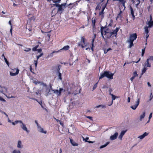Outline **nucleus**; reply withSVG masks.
<instances>
[{
  "mask_svg": "<svg viewBox=\"0 0 153 153\" xmlns=\"http://www.w3.org/2000/svg\"><path fill=\"white\" fill-rule=\"evenodd\" d=\"M130 97H128L127 99V101L128 102H130Z\"/></svg>",
  "mask_w": 153,
  "mask_h": 153,
  "instance_id": "obj_63",
  "label": "nucleus"
},
{
  "mask_svg": "<svg viewBox=\"0 0 153 153\" xmlns=\"http://www.w3.org/2000/svg\"><path fill=\"white\" fill-rule=\"evenodd\" d=\"M32 26L31 24H27V27H26V29L28 30L30 32L29 34L31 35L32 33Z\"/></svg>",
  "mask_w": 153,
  "mask_h": 153,
  "instance_id": "obj_10",
  "label": "nucleus"
},
{
  "mask_svg": "<svg viewBox=\"0 0 153 153\" xmlns=\"http://www.w3.org/2000/svg\"><path fill=\"white\" fill-rule=\"evenodd\" d=\"M69 48H70V47L69 46L66 45V46L63 47V48L62 49H61L60 50H59V51L60 50H65V51H67V50H68L69 49Z\"/></svg>",
  "mask_w": 153,
  "mask_h": 153,
  "instance_id": "obj_26",
  "label": "nucleus"
},
{
  "mask_svg": "<svg viewBox=\"0 0 153 153\" xmlns=\"http://www.w3.org/2000/svg\"><path fill=\"white\" fill-rule=\"evenodd\" d=\"M145 112L144 111L143 112V114L140 115V119L141 120L145 116Z\"/></svg>",
  "mask_w": 153,
  "mask_h": 153,
  "instance_id": "obj_35",
  "label": "nucleus"
},
{
  "mask_svg": "<svg viewBox=\"0 0 153 153\" xmlns=\"http://www.w3.org/2000/svg\"><path fill=\"white\" fill-rule=\"evenodd\" d=\"M147 24L149 25L148 26H147L149 27H151L153 26V21H149L148 22Z\"/></svg>",
  "mask_w": 153,
  "mask_h": 153,
  "instance_id": "obj_22",
  "label": "nucleus"
},
{
  "mask_svg": "<svg viewBox=\"0 0 153 153\" xmlns=\"http://www.w3.org/2000/svg\"><path fill=\"white\" fill-rule=\"evenodd\" d=\"M79 1H77L73 3H70L68 5L70 6L71 5H72L73 6L71 8H73L74 7H76V6H77Z\"/></svg>",
  "mask_w": 153,
  "mask_h": 153,
  "instance_id": "obj_19",
  "label": "nucleus"
},
{
  "mask_svg": "<svg viewBox=\"0 0 153 153\" xmlns=\"http://www.w3.org/2000/svg\"><path fill=\"white\" fill-rule=\"evenodd\" d=\"M36 18L35 16H33L32 17H31V18H29V20L31 21L32 20H33L34 21L35 20Z\"/></svg>",
  "mask_w": 153,
  "mask_h": 153,
  "instance_id": "obj_39",
  "label": "nucleus"
},
{
  "mask_svg": "<svg viewBox=\"0 0 153 153\" xmlns=\"http://www.w3.org/2000/svg\"><path fill=\"white\" fill-rule=\"evenodd\" d=\"M59 4L57 3H55L53 4V5L56 6V7H58Z\"/></svg>",
  "mask_w": 153,
  "mask_h": 153,
  "instance_id": "obj_58",
  "label": "nucleus"
},
{
  "mask_svg": "<svg viewBox=\"0 0 153 153\" xmlns=\"http://www.w3.org/2000/svg\"><path fill=\"white\" fill-rule=\"evenodd\" d=\"M114 74L111 73L110 71H105L103 73H101L99 77V79H101L106 77L110 79H113V76Z\"/></svg>",
  "mask_w": 153,
  "mask_h": 153,
  "instance_id": "obj_1",
  "label": "nucleus"
},
{
  "mask_svg": "<svg viewBox=\"0 0 153 153\" xmlns=\"http://www.w3.org/2000/svg\"><path fill=\"white\" fill-rule=\"evenodd\" d=\"M144 29H145V32H144V35L145 34L146 35H149V30H148V27H147V26H145L144 27Z\"/></svg>",
  "mask_w": 153,
  "mask_h": 153,
  "instance_id": "obj_17",
  "label": "nucleus"
},
{
  "mask_svg": "<svg viewBox=\"0 0 153 153\" xmlns=\"http://www.w3.org/2000/svg\"><path fill=\"white\" fill-rule=\"evenodd\" d=\"M126 130H125L121 132V133L120 134V135L119 136V138L121 140H122L123 136L124 135V134L126 133Z\"/></svg>",
  "mask_w": 153,
  "mask_h": 153,
  "instance_id": "obj_16",
  "label": "nucleus"
},
{
  "mask_svg": "<svg viewBox=\"0 0 153 153\" xmlns=\"http://www.w3.org/2000/svg\"><path fill=\"white\" fill-rule=\"evenodd\" d=\"M31 99L36 101L37 102H38L41 105V106L42 107H43L42 106V101H38V100L36 99H35L34 98H31Z\"/></svg>",
  "mask_w": 153,
  "mask_h": 153,
  "instance_id": "obj_29",
  "label": "nucleus"
},
{
  "mask_svg": "<svg viewBox=\"0 0 153 153\" xmlns=\"http://www.w3.org/2000/svg\"><path fill=\"white\" fill-rule=\"evenodd\" d=\"M70 140L71 143L73 146H77L78 145V144L76 143L73 140L70 139Z\"/></svg>",
  "mask_w": 153,
  "mask_h": 153,
  "instance_id": "obj_23",
  "label": "nucleus"
},
{
  "mask_svg": "<svg viewBox=\"0 0 153 153\" xmlns=\"http://www.w3.org/2000/svg\"><path fill=\"white\" fill-rule=\"evenodd\" d=\"M133 76H134V77L138 76V74H137V72L136 71L133 72Z\"/></svg>",
  "mask_w": 153,
  "mask_h": 153,
  "instance_id": "obj_38",
  "label": "nucleus"
},
{
  "mask_svg": "<svg viewBox=\"0 0 153 153\" xmlns=\"http://www.w3.org/2000/svg\"><path fill=\"white\" fill-rule=\"evenodd\" d=\"M38 131L42 133H43L46 134L47 133V131H44L43 128H42L40 126L37 127Z\"/></svg>",
  "mask_w": 153,
  "mask_h": 153,
  "instance_id": "obj_12",
  "label": "nucleus"
},
{
  "mask_svg": "<svg viewBox=\"0 0 153 153\" xmlns=\"http://www.w3.org/2000/svg\"><path fill=\"white\" fill-rule=\"evenodd\" d=\"M23 146L22 145V142L21 141L19 140L18 143L17 147L21 148H22Z\"/></svg>",
  "mask_w": 153,
  "mask_h": 153,
  "instance_id": "obj_25",
  "label": "nucleus"
},
{
  "mask_svg": "<svg viewBox=\"0 0 153 153\" xmlns=\"http://www.w3.org/2000/svg\"><path fill=\"white\" fill-rule=\"evenodd\" d=\"M140 102V98H138L137 99V101L136 102V104L135 105L132 106L130 107L132 109L135 110L139 104Z\"/></svg>",
  "mask_w": 153,
  "mask_h": 153,
  "instance_id": "obj_9",
  "label": "nucleus"
},
{
  "mask_svg": "<svg viewBox=\"0 0 153 153\" xmlns=\"http://www.w3.org/2000/svg\"><path fill=\"white\" fill-rule=\"evenodd\" d=\"M51 89L54 92V93L56 94L58 96H60L62 91L65 92V89H63L62 88H60L59 91L58 90H53L51 86Z\"/></svg>",
  "mask_w": 153,
  "mask_h": 153,
  "instance_id": "obj_6",
  "label": "nucleus"
},
{
  "mask_svg": "<svg viewBox=\"0 0 153 153\" xmlns=\"http://www.w3.org/2000/svg\"><path fill=\"white\" fill-rule=\"evenodd\" d=\"M85 36H83L81 37L80 42L78 43V45L79 46H81L82 48H84V47L83 46L82 43H83V44H85Z\"/></svg>",
  "mask_w": 153,
  "mask_h": 153,
  "instance_id": "obj_8",
  "label": "nucleus"
},
{
  "mask_svg": "<svg viewBox=\"0 0 153 153\" xmlns=\"http://www.w3.org/2000/svg\"><path fill=\"white\" fill-rule=\"evenodd\" d=\"M96 35L95 34H94V36L92 37V39L91 43H94V40L96 38Z\"/></svg>",
  "mask_w": 153,
  "mask_h": 153,
  "instance_id": "obj_34",
  "label": "nucleus"
},
{
  "mask_svg": "<svg viewBox=\"0 0 153 153\" xmlns=\"http://www.w3.org/2000/svg\"><path fill=\"white\" fill-rule=\"evenodd\" d=\"M153 97V94H152V93H151L150 94V99L149 100V101H150L152 100Z\"/></svg>",
  "mask_w": 153,
  "mask_h": 153,
  "instance_id": "obj_48",
  "label": "nucleus"
},
{
  "mask_svg": "<svg viewBox=\"0 0 153 153\" xmlns=\"http://www.w3.org/2000/svg\"><path fill=\"white\" fill-rule=\"evenodd\" d=\"M110 94L111 96H112V101H111V103L110 104H109V105H108V106H111V105L112 104H113V100H114L115 99H116V97L113 94H111V93H110Z\"/></svg>",
  "mask_w": 153,
  "mask_h": 153,
  "instance_id": "obj_20",
  "label": "nucleus"
},
{
  "mask_svg": "<svg viewBox=\"0 0 153 153\" xmlns=\"http://www.w3.org/2000/svg\"><path fill=\"white\" fill-rule=\"evenodd\" d=\"M4 59L5 61V62L7 64V65L8 66H9V62L7 61V59L5 57H4Z\"/></svg>",
  "mask_w": 153,
  "mask_h": 153,
  "instance_id": "obj_43",
  "label": "nucleus"
},
{
  "mask_svg": "<svg viewBox=\"0 0 153 153\" xmlns=\"http://www.w3.org/2000/svg\"><path fill=\"white\" fill-rule=\"evenodd\" d=\"M102 50L104 51V54L107 53L108 52V51H107V50H106V49L105 48H103Z\"/></svg>",
  "mask_w": 153,
  "mask_h": 153,
  "instance_id": "obj_44",
  "label": "nucleus"
},
{
  "mask_svg": "<svg viewBox=\"0 0 153 153\" xmlns=\"http://www.w3.org/2000/svg\"><path fill=\"white\" fill-rule=\"evenodd\" d=\"M39 45H36L35 47L32 48V50L33 51H37V48L39 47Z\"/></svg>",
  "mask_w": 153,
  "mask_h": 153,
  "instance_id": "obj_31",
  "label": "nucleus"
},
{
  "mask_svg": "<svg viewBox=\"0 0 153 153\" xmlns=\"http://www.w3.org/2000/svg\"><path fill=\"white\" fill-rule=\"evenodd\" d=\"M147 67H144L143 69L142 70V74H143L145 72L146 70H147Z\"/></svg>",
  "mask_w": 153,
  "mask_h": 153,
  "instance_id": "obj_36",
  "label": "nucleus"
},
{
  "mask_svg": "<svg viewBox=\"0 0 153 153\" xmlns=\"http://www.w3.org/2000/svg\"><path fill=\"white\" fill-rule=\"evenodd\" d=\"M13 71H10V75L11 76H15L17 75L19 73V70L18 68H15L14 69H12Z\"/></svg>",
  "mask_w": 153,
  "mask_h": 153,
  "instance_id": "obj_7",
  "label": "nucleus"
},
{
  "mask_svg": "<svg viewBox=\"0 0 153 153\" xmlns=\"http://www.w3.org/2000/svg\"><path fill=\"white\" fill-rule=\"evenodd\" d=\"M110 143V142H106V143L104 145H102L100 147V149H102L103 148H104L106 146H107L109 143Z\"/></svg>",
  "mask_w": 153,
  "mask_h": 153,
  "instance_id": "obj_28",
  "label": "nucleus"
},
{
  "mask_svg": "<svg viewBox=\"0 0 153 153\" xmlns=\"http://www.w3.org/2000/svg\"><path fill=\"white\" fill-rule=\"evenodd\" d=\"M53 2V3H59L61 1V0H52Z\"/></svg>",
  "mask_w": 153,
  "mask_h": 153,
  "instance_id": "obj_47",
  "label": "nucleus"
},
{
  "mask_svg": "<svg viewBox=\"0 0 153 153\" xmlns=\"http://www.w3.org/2000/svg\"><path fill=\"white\" fill-rule=\"evenodd\" d=\"M135 77L134 76H132V77H131L130 78V80L131 81H132L133 79H134Z\"/></svg>",
  "mask_w": 153,
  "mask_h": 153,
  "instance_id": "obj_64",
  "label": "nucleus"
},
{
  "mask_svg": "<svg viewBox=\"0 0 153 153\" xmlns=\"http://www.w3.org/2000/svg\"><path fill=\"white\" fill-rule=\"evenodd\" d=\"M130 10H131V14L133 18V20H134L135 17L134 14V11L133 10V9L131 6L130 7Z\"/></svg>",
  "mask_w": 153,
  "mask_h": 153,
  "instance_id": "obj_18",
  "label": "nucleus"
},
{
  "mask_svg": "<svg viewBox=\"0 0 153 153\" xmlns=\"http://www.w3.org/2000/svg\"><path fill=\"white\" fill-rule=\"evenodd\" d=\"M35 122L36 123V124L37 126V127H38L39 126H40L39 124H38L37 121H36V120H35Z\"/></svg>",
  "mask_w": 153,
  "mask_h": 153,
  "instance_id": "obj_59",
  "label": "nucleus"
},
{
  "mask_svg": "<svg viewBox=\"0 0 153 153\" xmlns=\"http://www.w3.org/2000/svg\"><path fill=\"white\" fill-rule=\"evenodd\" d=\"M149 134V133L145 132L144 133L138 137V138L140 139H142L144 138L146 136H147Z\"/></svg>",
  "mask_w": 153,
  "mask_h": 153,
  "instance_id": "obj_14",
  "label": "nucleus"
},
{
  "mask_svg": "<svg viewBox=\"0 0 153 153\" xmlns=\"http://www.w3.org/2000/svg\"><path fill=\"white\" fill-rule=\"evenodd\" d=\"M94 43H91V50L92 51H94Z\"/></svg>",
  "mask_w": 153,
  "mask_h": 153,
  "instance_id": "obj_52",
  "label": "nucleus"
},
{
  "mask_svg": "<svg viewBox=\"0 0 153 153\" xmlns=\"http://www.w3.org/2000/svg\"><path fill=\"white\" fill-rule=\"evenodd\" d=\"M152 113H151L150 114H149V120H150V119L151 118V117H152Z\"/></svg>",
  "mask_w": 153,
  "mask_h": 153,
  "instance_id": "obj_60",
  "label": "nucleus"
},
{
  "mask_svg": "<svg viewBox=\"0 0 153 153\" xmlns=\"http://www.w3.org/2000/svg\"><path fill=\"white\" fill-rule=\"evenodd\" d=\"M19 123L22 124L20 126L21 128L24 131H26L27 133H29V130L27 129L26 125L23 123L22 122L21 120H16L14 122H12V124L13 125H15L16 124Z\"/></svg>",
  "mask_w": 153,
  "mask_h": 153,
  "instance_id": "obj_4",
  "label": "nucleus"
},
{
  "mask_svg": "<svg viewBox=\"0 0 153 153\" xmlns=\"http://www.w3.org/2000/svg\"><path fill=\"white\" fill-rule=\"evenodd\" d=\"M0 100L3 102H6L5 100L1 97H0Z\"/></svg>",
  "mask_w": 153,
  "mask_h": 153,
  "instance_id": "obj_55",
  "label": "nucleus"
},
{
  "mask_svg": "<svg viewBox=\"0 0 153 153\" xmlns=\"http://www.w3.org/2000/svg\"><path fill=\"white\" fill-rule=\"evenodd\" d=\"M33 83L36 85H37L38 84H39L40 83V82L37 81H34Z\"/></svg>",
  "mask_w": 153,
  "mask_h": 153,
  "instance_id": "obj_56",
  "label": "nucleus"
},
{
  "mask_svg": "<svg viewBox=\"0 0 153 153\" xmlns=\"http://www.w3.org/2000/svg\"><path fill=\"white\" fill-rule=\"evenodd\" d=\"M92 27L93 30H95L96 28L95 25V23L96 22V20L95 19L93 20V19H92Z\"/></svg>",
  "mask_w": 153,
  "mask_h": 153,
  "instance_id": "obj_21",
  "label": "nucleus"
},
{
  "mask_svg": "<svg viewBox=\"0 0 153 153\" xmlns=\"http://www.w3.org/2000/svg\"><path fill=\"white\" fill-rule=\"evenodd\" d=\"M149 35H145V36H146V45L147 44V39L148 38L149 36Z\"/></svg>",
  "mask_w": 153,
  "mask_h": 153,
  "instance_id": "obj_46",
  "label": "nucleus"
},
{
  "mask_svg": "<svg viewBox=\"0 0 153 153\" xmlns=\"http://www.w3.org/2000/svg\"><path fill=\"white\" fill-rule=\"evenodd\" d=\"M0 87L1 88L0 90L1 92L5 94L4 93L7 92V88L4 87H2L0 86Z\"/></svg>",
  "mask_w": 153,
  "mask_h": 153,
  "instance_id": "obj_15",
  "label": "nucleus"
},
{
  "mask_svg": "<svg viewBox=\"0 0 153 153\" xmlns=\"http://www.w3.org/2000/svg\"><path fill=\"white\" fill-rule=\"evenodd\" d=\"M43 53H42L40 55H39L37 56H36V58H37V60H38V59H39L40 57H41V56H42L43 55Z\"/></svg>",
  "mask_w": 153,
  "mask_h": 153,
  "instance_id": "obj_41",
  "label": "nucleus"
},
{
  "mask_svg": "<svg viewBox=\"0 0 153 153\" xmlns=\"http://www.w3.org/2000/svg\"><path fill=\"white\" fill-rule=\"evenodd\" d=\"M8 23H9V24L10 25V27L12 26V23H11V20H10L9 21V22Z\"/></svg>",
  "mask_w": 153,
  "mask_h": 153,
  "instance_id": "obj_62",
  "label": "nucleus"
},
{
  "mask_svg": "<svg viewBox=\"0 0 153 153\" xmlns=\"http://www.w3.org/2000/svg\"><path fill=\"white\" fill-rule=\"evenodd\" d=\"M59 51V50L57 51H53L52 53H50L49 55H48V56L52 57L53 56V54L55 53H57Z\"/></svg>",
  "mask_w": 153,
  "mask_h": 153,
  "instance_id": "obj_32",
  "label": "nucleus"
},
{
  "mask_svg": "<svg viewBox=\"0 0 153 153\" xmlns=\"http://www.w3.org/2000/svg\"><path fill=\"white\" fill-rule=\"evenodd\" d=\"M34 64H35V67H36L37 65V63H38L37 60H34Z\"/></svg>",
  "mask_w": 153,
  "mask_h": 153,
  "instance_id": "obj_54",
  "label": "nucleus"
},
{
  "mask_svg": "<svg viewBox=\"0 0 153 153\" xmlns=\"http://www.w3.org/2000/svg\"><path fill=\"white\" fill-rule=\"evenodd\" d=\"M60 71V69L59 68H58V69L57 70L58 72L59 73V75L58 76L59 77V78L61 80H62V78L61 77V74L59 72Z\"/></svg>",
  "mask_w": 153,
  "mask_h": 153,
  "instance_id": "obj_30",
  "label": "nucleus"
},
{
  "mask_svg": "<svg viewBox=\"0 0 153 153\" xmlns=\"http://www.w3.org/2000/svg\"><path fill=\"white\" fill-rule=\"evenodd\" d=\"M119 30V28L117 27L115 30H113V31L111 32L112 35H114V36H116L117 35V33L118 32Z\"/></svg>",
  "mask_w": 153,
  "mask_h": 153,
  "instance_id": "obj_13",
  "label": "nucleus"
},
{
  "mask_svg": "<svg viewBox=\"0 0 153 153\" xmlns=\"http://www.w3.org/2000/svg\"><path fill=\"white\" fill-rule=\"evenodd\" d=\"M85 117L86 118L90 119L91 120H92V117L85 116Z\"/></svg>",
  "mask_w": 153,
  "mask_h": 153,
  "instance_id": "obj_57",
  "label": "nucleus"
},
{
  "mask_svg": "<svg viewBox=\"0 0 153 153\" xmlns=\"http://www.w3.org/2000/svg\"><path fill=\"white\" fill-rule=\"evenodd\" d=\"M145 47L144 48V49H143L142 50V54L141 56H143L145 53Z\"/></svg>",
  "mask_w": 153,
  "mask_h": 153,
  "instance_id": "obj_37",
  "label": "nucleus"
},
{
  "mask_svg": "<svg viewBox=\"0 0 153 153\" xmlns=\"http://www.w3.org/2000/svg\"><path fill=\"white\" fill-rule=\"evenodd\" d=\"M37 51L38 52L40 53L42 51V49H37Z\"/></svg>",
  "mask_w": 153,
  "mask_h": 153,
  "instance_id": "obj_61",
  "label": "nucleus"
},
{
  "mask_svg": "<svg viewBox=\"0 0 153 153\" xmlns=\"http://www.w3.org/2000/svg\"><path fill=\"white\" fill-rule=\"evenodd\" d=\"M106 28V26L105 27H103L102 26L101 27V29H100V32L101 33V35L102 37V38L105 39L104 36H103V33L104 31L105 33V37L107 38H111V36L112 34L111 33H109L108 32L106 31V30H105V29Z\"/></svg>",
  "mask_w": 153,
  "mask_h": 153,
  "instance_id": "obj_3",
  "label": "nucleus"
},
{
  "mask_svg": "<svg viewBox=\"0 0 153 153\" xmlns=\"http://www.w3.org/2000/svg\"><path fill=\"white\" fill-rule=\"evenodd\" d=\"M106 6V4H105L102 7V10L104 11Z\"/></svg>",
  "mask_w": 153,
  "mask_h": 153,
  "instance_id": "obj_50",
  "label": "nucleus"
},
{
  "mask_svg": "<svg viewBox=\"0 0 153 153\" xmlns=\"http://www.w3.org/2000/svg\"><path fill=\"white\" fill-rule=\"evenodd\" d=\"M12 153H20V152L19 151L14 150L13 152Z\"/></svg>",
  "mask_w": 153,
  "mask_h": 153,
  "instance_id": "obj_45",
  "label": "nucleus"
},
{
  "mask_svg": "<svg viewBox=\"0 0 153 153\" xmlns=\"http://www.w3.org/2000/svg\"><path fill=\"white\" fill-rule=\"evenodd\" d=\"M136 1L137 2V3L136 4V6H137L140 4V0H136Z\"/></svg>",
  "mask_w": 153,
  "mask_h": 153,
  "instance_id": "obj_53",
  "label": "nucleus"
},
{
  "mask_svg": "<svg viewBox=\"0 0 153 153\" xmlns=\"http://www.w3.org/2000/svg\"><path fill=\"white\" fill-rule=\"evenodd\" d=\"M118 135V133L117 132L115 133L114 134L112 135H111L110 137V139L111 140H114L116 139Z\"/></svg>",
  "mask_w": 153,
  "mask_h": 153,
  "instance_id": "obj_11",
  "label": "nucleus"
},
{
  "mask_svg": "<svg viewBox=\"0 0 153 153\" xmlns=\"http://www.w3.org/2000/svg\"><path fill=\"white\" fill-rule=\"evenodd\" d=\"M98 82H97L93 86V91L95 89H96L97 87V85L98 84Z\"/></svg>",
  "mask_w": 153,
  "mask_h": 153,
  "instance_id": "obj_40",
  "label": "nucleus"
},
{
  "mask_svg": "<svg viewBox=\"0 0 153 153\" xmlns=\"http://www.w3.org/2000/svg\"><path fill=\"white\" fill-rule=\"evenodd\" d=\"M104 11L102 10L99 13V15H102L104 16Z\"/></svg>",
  "mask_w": 153,
  "mask_h": 153,
  "instance_id": "obj_49",
  "label": "nucleus"
},
{
  "mask_svg": "<svg viewBox=\"0 0 153 153\" xmlns=\"http://www.w3.org/2000/svg\"><path fill=\"white\" fill-rule=\"evenodd\" d=\"M122 13H123L122 11L121 10H120V13L117 15V16L116 17V19H118L120 18H121L122 17Z\"/></svg>",
  "mask_w": 153,
  "mask_h": 153,
  "instance_id": "obj_27",
  "label": "nucleus"
},
{
  "mask_svg": "<svg viewBox=\"0 0 153 153\" xmlns=\"http://www.w3.org/2000/svg\"><path fill=\"white\" fill-rule=\"evenodd\" d=\"M147 59H148V60H152L153 61V56H150L149 58Z\"/></svg>",
  "mask_w": 153,
  "mask_h": 153,
  "instance_id": "obj_42",
  "label": "nucleus"
},
{
  "mask_svg": "<svg viewBox=\"0 0 153 153\" xmlns=\"http://www.w3.org/2000/svg\"><path fill=\"white\" fill-rule=\"evenodd\" d=\"M137 37V34L136 33H133L130 35L129 39L127 40V42L129 43V45H128L129 48H131L134 46L133 42L134 40L136 39Z\"/></svg>",
  "mask_w": 153,
  "mask_h": 153,
  "instance_id": "obj_2",
  "label": "nucleus"
},
{
  "mask_svg": "<svg viewBox=\"0 0 153 153\" xmlns=\"http://www.w3.org/2000/svg\"><path fill=\"white\" fill-rule=\"evenodd\" d=\"M31 50L30 48H27L26 49L24 50V51L26 52H28Z\"/></svg>",
  "mask_w": 153,
  "mask_h": 153,
  "instance_id": "obj_51",
  "label": "nucleus"
},
{
  "mask_svg": "<svg viewBox=\"0 0 153 153\" xmlns=\"http://www.w3.org/2000/svg\"><path fill=\"white\" fill-rule=\"evenodd\" d=\"M145 66V67H151V65L149 63V61L148 60V59L146 60Z\"/></svg>",
  "mask_w": 153,
  "mask_h": 153,
  "instance_id": "obj_24",
  "label": "nucleus"
},
{
  "mask_svg": "<svg viewBox=\"0 0 153 153\" xmlns=\"http://www.w3.org/2000/svg\"><path fill=\"white\" fill-rule=\"evenodd\" d=\"M100 107H101L102 108H105L106 106L105 105H99L96 106L95 107V108H98Z\"/></svg>",
  "mask_w": 153,
  "mask_h": 153,
  "instance_id": "obj_33",
  "label": "nucleus"
},
{
  "mask_svg": "<svg viewBox=\"0 0 153 153\" xmlns=\"http://www.w3.org/2000/svg\"><path fill=\"white\" fill-rule=\"evenodd\" d=\"M66 3H62L61 4H59L58 7V8L57 9V12L60 14L62 13L63 11L64 10V9L65 8V6Z\"/></svg>",
  "mask_w": 153,
  "mask_h": 153,
  "instance_id": "obj_5",
  "label": "nucleus"
}]
</instances>
